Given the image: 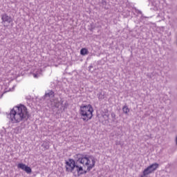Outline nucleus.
Returning a JSON list of instances; mask_svg holds the SVG:
<instances>
[{
	"label": "nucleus",
	"mask_w": 177,
	"mask_h": 177,
	"mask_svg": "<svg viewBox=\"0 0 177 177\" xmlns=\"http://www.w3.org/2000/svg\"><path fill=\"white\" fill-rule=\"evenodd\" d=\"M153 171H151L147 167L142 171V175L141 177L147 176V175H150Z\"/></svg>",
	"instance_id": "9b49d317"
},
{
	"label": "nucleus",
	"mask_w": 177,
	"mask_h": 177,
	"mask_svg": "<svg viewBox=\"0 0 177 177\" xmlns=\"http://www.w3.org/2000/svg\"><path fill=\"white\" fill-rule=\"evenodd\" d=\"M116 145H120V142H116Z\"/></svg>",
	"instance_id": "c85d7f7f"
},
{
	"label": "nucleus",
	"mask_w": 177,
	"mask_h": 177,
	"mask_svg": "<svg viewBox=\"0 0 177 177\" xmlns=\"http://www.w3.org/2000/svg\"><path fill=\"white\" fill-rule=\"evenodd\" d=\"M122 111L123 113H124V114H128V113H129L130 110H129V108H128V106H127V104H125L123 106Z\"/></svg>",
	"instance_id": "ddd939ff"
},
{
	"label": "nucleus",
	"mask_w": 177,
	"mask_h": 177,
	"mask_svg": "<svg viewBox=\"0 0 177 177\" xmlns=\"http://www.w3.org/2000/svg\"><path fill=\"white\" fill-rule=\"evenodd\" d=\"M75 172L77 173V176H81V175H85L88 172V169L86 170H84V168L80 166L78 169H76Z\"/></svg>",
	"instance_id": "0eeeda50"
},
{
	"label": "nucleus",
	"mask_w": 177,
	"mask_h": 177,
	"mask_svg": "<svg viewBox=\"0 0 177 177\" xmlns=\"http://www.w3.org/2000/svg\"><path fill=\"white\" fill-rule=\"evenodd\" d=\"M65 164L66 172H71L75 176H76L75 174H77V171H75V168L78 169V168L81 167L79 164H85V160H84V154H76L75 160L69 158L68 161L65 160Z\"/></svg>",
	"instance_id": "f03ea898"
},
{
	"label": "nucleus",
	"mask_w": 177,
	"mask_h": 177,
	"mask_svg": "<svg viewBox=\"0 0 177 177\" xmlns=\"http://www.w3.org/2000/svg\"><path fill=\"white\" fill-rule=\"evenodd\" d=\"M84 160H86L87 162H91V160H89V157L88 156V155H84Z\"/></svg>",
	"instance_id": "dca6fc26"
},
{
	"label": "nucleus",
	"mask_w": 177,
	"mask_h": 177,
	"mask_svg": "<svg viewBox=\"0 0 177 177\" xmlns=\"http://www.w3.org/2000/svg\"><path fill=\"white\" fill-rule=\"evenodd\" d=\"M102 117L104 118V120H109V109H105L104 111L101 112Z\"/></svg>",
	"instance_id": "6e6552de"
},
{
	"label": "nucleus",
	"mask_w": 177,
	"mask_h": 177,
	"mask_svg": "<svg viewBox=\"0 0 177 177\" xmlns=\"http://www.w3.org/2000/svg\"><path fill=\"white\" fill-rule=\"evenodd\" d=\"M95 24L93 23H91L89 28H88V30L91 32H93V30H95Z\"/></svg>",
	"instance_id": "4468645a"
},
{
	"label": "nucleus",
	"mask_w": 177,
	"mask_h": 177,
	"mask_svg": "<svg viewBox=\"0 0 177 177\" xmlns=\"http://www.w3.org/2000/svg\"><path fill=\"white\" fill-rule=\"evenodd\" d=\"M98 98L104 99V94H102V93H100L98 95Z\"/></svg>",
	"instance_id": "6ab92c4d"
},
{
	"label": "nucleus",
	"mask_w": 177,
	"mask_h": 177,
	"mask_svg": "<svg viewBox=\"0 0 177 177\" xmlns=\"http://www.w3.org/2000/svg\"><path fill=\"white\" fill-rule=\"evenodd\" d=\"M88 53H89V51L86 48H82L80 50V55H82V56H85L86 55H88Z\"/></svg>",
	"instance_id": "f8f14e48"
},
{
	"label": "nucleus",
	"mask_w": 177,
	"mask_h": 177,
	"mask_svg": "<svg viewBox=\"0 0 177 177\" xmlns=\"http://www.w3.org/2000/svg\"><path fill=\"white\" fill-rule=\"evenodd\" d=\"M91 164V162H86V163H85V165H86V166H89V165Z\"/></svg>",
	"instance_id": "393cba45"
},
{
	"label": "nucleus",
	"mask_w": 177,
	"mask_h": 177,
	"mask_svg": "<svg viewBox=\"0 0 177 177\" xmlns=\"http://www.w3.org/2000/svg\"><path fill=\"white\" fill-rule=\"evenodd\" d=\"M91 162H92V163L91 164H93V165H95V159L94 160H91Z\"/></svg>",
	"instance_id": "b1692460"
},
{
	"label": "nucleus",
	"mask_w": 177,
	"mask_h": 177,
	"mask_svg": "<svg viewBox=\"0 0 177 177\" xmlns=\"http://www.w3.org/2000/svg\"><path fill=\"white\" fill-rule=\"evenodd\" d=\"M17 167L19 169H22V171H25L26 174H31V172H32L31 167L27 166L26 164L19 163Z\"/></svg>",
	"instance_id": "20e7f679"
},
{
	"label": "nucleus",
	"mask_w": 177,
	"mask_h": 177,
	"mask_svg": "<svg viewBox=\"0 0 177 177\" xmlns=\"http://www.w3.org/2000/svg\"><path fill=\"white\" fill-rule=\"evenodd\" d=\"M147 168L152 172H154L158 168V163H153L147 167Z\"/></svg>",
	"instance_id": "1a4fd4ad"
},
{
	"label": "nucleus",
	"mask_w": 177,
	"mask_h": 177,
	"mask_svg": "<svg viewBox=\"0 0 177 177\" xmlns=\"http://www.w3.org/2000/svg\"><path fill=\"white\" fill-rule=\"evenodd\" d=\"M62 107H63V110H64L65 109H67V107H68V102H66L64 106H62Z\"/></svg>",
	"instance_id": "a211bd4d"
},
{
	"label": "nucleus",
	"mask_w": 177,
	"mask_h": 177,
	"mask_svg": "<svg viewBox=\"0 0 177 177\" xmlns=\"http://www.w3.org/2000/svg\"><path fill=\"white\" fill-rule=\"evenodd\" d=\"M49 97H55V91L53 90H49L48 93H46L42 97L43 100H48Z\"/></svg>",
	"instance_id": "423d86ee"
},
{
	"label": "nucleus",
	"mask_w": 177,
	"mask_h": 177,
	"mask_svg": "<svg viewBox=\"0 0 177 177\" xmlns=\"http://www.w3.org/2000/svg\"><path fill=\"white\" fill-rule=\"evenodd\" d=\"M104 3H106V1L103 0L102 1V5H104Z\"/></svg>",
	"instance_id": "bb28decb"
},
{
	"label": "nucleus",
	"mask_w": 177,
	"mask_h": 177,
	"mask_svg": "<svg viewBox=\"0 0 177 177\" xmlns=\"http://www.w3.org/2000/svg\"><path fill=\"white\" fill-rule=\"evenodd\" d=\"M33 75H34L35 78H38V75L37 74L34 73Z\"/></svg>",
	"instance_id": "412c9836"
},
{
	"label": "nucleus",
	"mask_w": 177,
	"mask_h": 177,
	"mask_svg": "<svg viewBox=\"0 0 177 177\" xmlns=\"http://www.w3.org/2000/svg\"><path fill=\"white\" fill-rule=\"evenodd\" d=\"M88 158H90L91 161L95 160V157H93V156H88Z\"/></svg>",
	"instance_id": "aec40b11"
},
{
	"label": "nucleus",
	"mask_w": 177,
	"mask_h": 177,
	"mask_svg": "<svg viewBox=\"0 0 177 177\" xmlns=\"http://www.w3.org/2000/svg\"><path fill=\"white\" fill-rule=\"evenodd\" d=\"M80 172H84V171H80Z\"/></svg>",
	"instance_id": "c756f323"
},
{
	"label": "nucleus",
	"mask_w": 177,
	"mask_h": 177,
	"mask_svg": "<svg viewBox=\"0 0 177 177\" xmlns=\"http://www.w3.org/2000/svg\"><path fill=\"white\" fill-rule=\"evenodd\" d=\"M80 114L82 116L83 121L87 122L89 120H92V118L93 117V107H92V105L91 104H82L80 106Z\"/></svg>",
	"instance_id": "7ed1b4c3"
},
{
	"label": "nucleus",
	"mask_w": 177,
	"mask_h": 177,
	"mask_svg": "<svg viewBox=\"0 0 177 177\" xmlns=\"http://www.w3.org/2000/svg\"><path fill=\"white\" fill-rule=\"evenodd\" d=\"M1 20L3 23H8V24H10L12 21H13V19H12V17L8 16V14L5 13L1 15Z\"/></svg>",
	"instance_id": "39448f33"
},
{
	"label": "nucleus",
	"mask_w": 177,
	"mask_h": 177,
	"mask_svg": "<svg viewBox=\"0 0 177 177\" xmlns=\"http://www.w3.org/2000/svg\"><path fill=\"white\" fill-rule=\"evenodd\" d=\"M88 68H89V71H91V68H93V66L91 65V66L88 67Z\"/></svg>",
	"instance_id": "5701e85b"
},
{
	"label": "nucleus",
	"mask_w": 177,
	"mask_h": 177,
	"mask_svg": "<svg viewBox=\"0 0 177 177\" xmlns=\"http://www.w3.org/2000/svg\"><path fill=\"white\" fill-rule=\"evenodd\" d=\"M41 147H43V151L46 150H49V142L46 141H44L43 144L41 145Z\"/></svg>",
	"instance_id": "9d476101"
},
{
	"label": "nucleus",
	"mask_w": 177,
	"mask_h": 177,
	"mask_svg": "<svg viewBox=\"0 0 177 177\" xmlns=\"http://www.w3.org/2000/svg\"><path fill=\"white\" fill-rule=\"evenodd\" d=\"M15 130L17 131L16 133H19V127H17L15 129Z\"/></svg>",
	"instance_id": "4be33fe9"
},
{
	"label": "nucleus",
	"mask_w": 177,
	"mask_h": 177,
	"mask_svg": "<svg viewBox=\"0 0 177 177\" xmlns=\"http://www.w3.org/2000/svg\"><path fill=\"white\" fill-rule=\"evenodd\" d=\"M11 121H14L17 124L21 121L26 122L30 117L27 107L23 104L15 106L10 113Z\"/></svg>",
	"instance_id": "f257e3e1"
},
{
	"label": "nucleus",
	"mask_w": 177,
	"mask_h": 177,
	"mask_svg": "<svg viewBox=\"0 0 177 177\" xmlns=\"http://www.w3.org/2000/svg\"><path fill=\"white\" fill-rule=\"evenodd\" d=\"M95 167V165L93 164H91L87 167V171L88 172H89V171H91V169H92V168H93Z\"/></svg>",
	"instance_id": "2eb2a0df"
},
{
	"label": "nucleus",
	"mask_w": 177,
	"mask_h": 177,
	"mask_svg": "<svg viewBox=\"0 0 177 177\" xmlns=\"http://www.w3.org/2000/svg\"><path fill=\"white\" fill-rule=\"evenodd\" d=\"M111 117H112V121H115V120H117V118H115V114L114 113V112L111 113Z\"/></svg>",
	"instance_id": "f3484780"
},
{
	"label": "nucleus",
	"mask_w": 177,
	"mask_h": 177,
	"mask_svg": "<svg viewBox=\"0 0 177 177\" xmlns=\"http://www.w3.org/2000/svg\"><path fill=\"white\" fill-rule=\"evenodd\" d=\"M176 145H177V136H176Z\"/></svg>",
	"instance_id": "cd10ccee"
},
{
	"label": "nucleus",
	"mask_w": 177,
	"mask_h": 177,
	"mask_svg": "<svg viewBox=\"0 0 177 177\" xmlns=\"http://www.w3.org/2000/svg\"><path fill=\"white\" fill-rule=\"evenodd\" d=\"M137 12L139 13V15H142V11H140L139 10H138Z\"/></svg>",
	"instance_id": "a878e982"
}]
</instances>
